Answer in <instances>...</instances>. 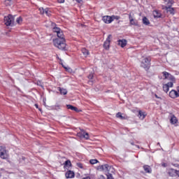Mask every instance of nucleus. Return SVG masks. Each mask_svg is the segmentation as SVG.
Wrapping results in <instances>:
<instances>
[{"label":"nucleus","mask_w":179,"mask_h":179,"mask_svg":"<svg viewBox=\"0 0 179 179\" xmlns=\"http://www.w3.org/2000/svg\"><path fill=\"white\" fill-rule=\"evenodd\" d=\"M57 38L53 40V44L55 47H57L59 50H66V43H65V38H64V32L60 31L57 34Z\"/></svg>","instance_id":"obj_1"},{"label":"nucleus","mask_w":179,"mask_h":179,"mask_svg":"<svg viewBox=\"0 0 179 179\" xmlns=\"http://www.w3.org/2000/svg\"><path fill=\"white\" fill-rule=\"evenodd\" d=\"M150 58L149 57L144 58L141 62V66L144 68L145 71H149V68H150Z\"/></svg>","instance_id":"obj_2"},{"label":"nucleus","mask_w":179,"mask_h":179,"mask_svg":"<svg viewBox=\"0 0 179 179\" xmlns=\"http://www.w3.org/2000/svg\"><path fill=\"white\" fill-rule=\"evenodd\" d=\"M0 157L1 159H8L9 157V154H8V150L3 146H0Z\"/></svg>","instance_id":"obj_3"},{"label":"nucleus","mask_w":179,"mask_h":179,"mask_svg":"<svg viewBox=\"0 0 179 179\" xmlns=\"http://www.w3.org/2000/svg\"><path fill=\"white\" fill-rule=\"evenodd\" d=\"M15 18L12 15H8V16L4 17V22L6 26H11Z\"/></svg>","instance_id":"obj_4"},{"label":"nucleus","mask_w":179,"mask_h":179,"mask_svg":"<svg viewBox=\"0 0 179 179\" xmlns=\"http://www.w3.org/2000/svg\"><path fill=\"white\" fill-rule=\"evenodd\" d=\"M167 174L169 176V177H179V171L171 168L168 169Z\"/></svg>","instance_id":"obj_5"},{"label":"nucleus","mask_w":179,"mask_h":179,"mask_svg":"<svg viewBox=\"0 0 179 179\" xmlns=\"http://www.w3.org/2000/svg\"><path fill=\"white\" fill-rule=\"evenodd\" d=\"M112 38L113 36L111 34L108 36L106 41L103 43V48H105V50H108L110 48V43H111Z\"/></svg>","instance_id":"obj_6"},{"label":"nucleus","mask_w":179,"mask_h":179,"mask_svg":"<svg viewBox=\"0 0 179 179\" xmlns=\"http://www.w3.org/2000/svg\"><path fill=\"white\" fill-rule=\"evenodd\" d=\"M162 75L164 77V79H169V80H172V82H176V78L171 74L167 71L162 72Z\"/></svg>","instance_id":"obj_7"},{"label":"nucleus","mask_w":179,"mask_h":179,"mask_svg":"<svg viewBox=\"0 0 179 179\" xmlns=\"http://www.w3.org/2000/svg\"><path fill=\"white\" fill-rule=\"evenodd\" d=\"M110 169L111 166H110L108 164H104L98 166V170H101V171H105V173H108Z\"/></svg>","instance_id":"obj_8"},{"label":"nucleus","mask_w":179,"mask_h":179,"mask_svg":"<svg viewBox=\"0 0 179 179\" xmlns=\"http://www.w3.org/2000/svg\"><path fill=\"white\" fill-rule=\"evenodd\" d=\"M169 96L171 97V99H176V97H179V88H178V92L172 90L169 92Z\"/></svg>","instance_id":"obj_9"},{"label":"nucleus","mask_w":179,"mask_h":179,"mask_svg":"<svg viewBox=\"0 0 179 179\" xmlns=\"http://www.w3.org/2000/svg\"><path fill=\"white\" fill-rule=\"evenodd\" d=\"M168 3H169V6L166 7V11L171 13V15H174V8L170 7L171 6V5H173V0L169 1Z\"/></svg>","instance_id":"obj_10"},{"label":"nucleus","mask_w":179,"mask_h":179,"mask_svg":"<svg viewBox=\"0 0 179 179\" xmlns=\"http://www.w3.org/2000/svg\"><path fill=\"white\" fill-rule=\"evenodd\" d=\"M129 19L130 22V26H139V24L138 23V20L134 19L132 17V15H131V14H129Z\"/></svg>","instance_id":"obj_11"},{"label":"nucleus","mask_w":179,"mask_h":179,"mask_svg":"<svg viewBox=\"0 0 179 179\" xmlns=\"http://www.w3.org/2000/svg\"><path fill=\"white\" fill-rule=\"evenodd\" d=\"M102 20L103 22H104V23L108 24L111 23V22H113V18L111 17V16L106 15L103 17Z\"/></svg>","instance_id":"obj_12"},{"label":"nucleus","mask_w":179,"mask_h":179,"mask_svg":"<svg viewBox=\"0 0 179 179\" xmlns=\"http://www.w3.org/2000/svg\"><path fill=\"white\" fill-rule=\"evenodd\" d=\"M80 138H85V139H89V133H86L85 131L81 130V133L78 134Z\"/></svg>","instance_id":"obj_13"},{"label":"nucleus","mask_w":179,"mask_h":179,"mask_svg":"<svg viewBox=\"0 0 179 179\" xmlns=\"http://www.w3.org/2000/svg\"><path fill=\"white\" fill-rule=\"evenodd\" d=\"M75 177V173L72 171H69L66 173V178H73Z\"/></svg>","instance_id":"obj_14"},{"label":"nucleus","mask_w":179,"mask_h":179,"mask_svg":"<svg viewBox=\"0 0 179 179\" xmlns=\"http://www.w3.org/2000/svg\"><path fill=\"white\" fill-rule=\"evenodd\" d=\"M66 108H68V110H71L72 111H76V113H79V109H78V108L72 106V105H66Z\"/></svg>","instance_id":"obj_15"},{"label":"nucleus","mask_w":179,"mask_h":179,"mask_svg":"<svg viewBox=\"0 0 179 179\" xmlns=\"http://www.w3.org/2000/svg\"><path fill=\"white\" fill-rule=\"evenodd\" d=\"M170 122L171 124H177V122H178V120H177V117L176 116H174V115H171V118H170Z\"/></svg>","instance_id":"obj_16"},{"label":"nucleus","mask_w":179,"mask_h":179,"mask_svg":"<svg viewBox=\"0 0 179 179\" xmlns=\"http://www.w3.org/2000/svg\"><path fill=\"white\" fill-rule=\"evenodd\" d=\"M152 15L154 16L155 18L158 19L159 17H162V13H159V10H154L152 12Z\"/></svg>","instance_id":"obj_17"},{"label":"nucleus","mask_w":179,"mask_h":179,"mask_svg":"<svg viewBox=\"0 0 179 179\" xmlns=\"http://www.w3.org/2000/svg\"><path fill=\"white\" fill-rule=\"evenodd\" d=\"M118 45H120V47H122V48H124V47H125V45H127V40H125V39L119 40Z\"/></svg>","instance_id":"obj_18"},{"label":"nucleus","mask_w":179,"mask_h":179,"mask_svg":"<svg viewBox=\"0 0 179 179\" xmlns=\"http://www.w3.org/2000/svg\"><path fill=\"white\" fill-rule=\"evenodd\" d=\"M143 167L145 173H152V168H150V166H149L148 165H144Z\"/></svg>","instance_id":"obj_19"},{"label":"nucleus","mask_w":179,"mask_h":179,"mask_svg":"<svg viewBox=\"0 0 179 179\" xmlns=\"http://www.w3.org/2000/svg\"><path fill=\"white\" fill-rule=\"evenodd\" d=\"M58 89L60 92V94H63L64 96H65L66 94H68V90H66V89L61 88L60 87H59Z\"/></svg>","instance_id":"obj_20"},{"label":"nucleus","mask_w":179,"mask_h":179,"mask_svg":"<svg viewBox=\"0 0 179 179\" xmlns=\"http://www.w3.org/2000/svg\"><path fill=\"white\" fill-rule=\"evenodd\" d=\"M64 168L66 169L68 167H71L72 166V163H71V160H66L64 164Z\"/></svg>","instance_id":"obj_21"},{"label":"nucleus","mask_w":179,"mask_h":179,"mask_svg":"<svg viewBox=\"0 0 179 179\" xmlns=\"http://www.w3.org/2000/svg\"><path fill=\"white\" fill-rule=\"evenodd\" d=\"M138 117L140 120H144L145 117H146V114L145 113L142 112L141 110L138 111Z\"/></svg>","instance_id":"obj_22"},{"label":"nucleus","mask_w":179,"mask_h":179,"mask_svg":"<svg viewBox=\"0 0 179 179\" xmlns=\"http://www.w3.org/2000/svg\"><path fill=\"white\" fill-rule=\"evenodd\" d=\"M143 24H145V26H148V24H150V22H149V20L146 17H144L143 18Z\"/></svg>","instance_id":"obj_23"},{"label":"nucleus","mask_w":179,"mask_h":179,"mask_svg":"<svg viewBox=\"0 0 179 179\" xmlns=\"http://www.w3.org/2000/svg\"><path fill=\"white\" fill-rule=\"evenodd\" d=\"M116 117L117 118H120V120H127L124 116H122V113L120 112L116 114Z\"/></svg>","instance_id":"obj_24"},{"label":"nucleus","mask_w":179,"mask_h":179,"mask_svg":"<svg viewBox=\"0 0 179 179\" xmlns=\"http://www.w3.org/2000/svg\"><path fill=\"white\" fill-rule=\"evenodd\" d=\"M81 51L85 57H87V55H89V50H87L86 48H83Z\"/></svg>","instance_id":"obj_25"},{"label":"nucleus","mask_w":179,"mask_h":179,"mask_svg":"<svg viewBox=\"0 0 179 179\" xmlns=\"http://www.w3.org/2000/svg\"><path fill=\"white\" fill-rule=\"evenodd\" d=\"M62 30H61V29L59 27H53V31H54V33H57V34L58 33H59Z\"/></svg>","instance_id":"obj_26"},{"label":"nucleus","mask_w":179,"mask_h":179,"mask_svg":"<svg viewBox=\"0 0 179 179\" xmlns=\"http://www.w3.org/2000/svg\"><path fill=\"white\" fill-rule=\"evenodd\" d=\"M163 90H164V92H165L166 93H167V92H169V85H166V84L164 85H163Z\"/></svg>","instance_id":"obj_27"},{"label":"nucleus","mask_w":179,"mask_h":179,"mask_svg":"<svg viewBox=\"0 0 179 179\" xmlns=\"http://www.w3.org/2000/svg\"><path fill=\"white\" fill-rule=\"evenodd\" d=\"M112 18V22L113 20H120V19H121V17L118 15H113L110 17Z\"/></svg>","instance_id":"obj_28"},{"label":"nucleus","mask_w":179,"mask_h":179,"mask_svg":"<svg viewBox=\"0 0 179 179\" xmlns=\"http://www.w3.org/2000/svg\"><path fill=\"white\" fill-rule=\"evenodd\" d=\"M45 13L47 16H51V11L48 8L45 9Z\"/></svg>","instance_id":"obj_29"},{"label":"nucleus","mask_w":179,"mask_h":179,"mask_svg":"<svg viewBox=\"0 0 179 179\" xmlns=\"http://www.w3.org/2000/svg\"><path fill=\"white\" fill-rule=\"evenodd\" d=\"M174 85V81L171 80V82L168 83L167 84H166V86H168V87H173Z\"/></svg>","instance_id":"obj_30"},{"label":"nucleus","mask_w":179,"mask_h":179,"mask_svg":"<svg viewBox=\"0 0 179 179\" xmlns=\"http://www.w3.org/2000/svg\"><path fill=\"white\" fill-rule=\"evenodd\" d=\"M16 22L18 24H20L23 22V19H22V17H19L17 18Z\"/></svg>","instance_id":"obj_31"},{"label":"nucleus","mask_w":179,"mask_h":179,"mask_svg":"<svg viewBox=\"0 0 179 179\" xmlns=\"http://www.w3.org/2000/svg\"><path fill=\"white\" fill-rule=\"evenodd\" d=\"M90 163V164H96V163H99V161L97 159H91Z\"/></svg>","instance_id":"obj_32"},{"label":"nucleus","mask_w":179,"mask_h":179,"mask_svg":"<svg viewBox=\"0 0 179 179\" xmlns=\"http://www.w3.org/2000/svg\"><path fill=\"white\" fill-rule=\"evenodd\" d=\"M39 11H40L41 15H44V13H45V10H44L43 8H40Z\"/></svg>","instance_id":"obj_33"},{"label":"nucleus","mask_w":179,"mask_h":179,"mask_svg":"<svg viewBox=\"0 0 179 179\" xmlns=\"http://www.w3.org/2000/svg\"><path fill=\"white\" fill-rule=\"evenodd\" d=\"M76 166L79 167V169H83V164L80 162H78Z\"/></svg>","instance_id":"obj_34"},{"label":"nucleus","mask_w":179,"mask_h":179,"mask_svg":"<svg viewBox=\"0 0 179 179\" xmlns=\"http://www.w3.org/2000/svg\"><path fill=\"white\" fill-rule=\"evenodd\" d=\"M106 176H107V179H114V178L113 177V175L110 173H108Z\"/></svg>","instance_id":"obj_35"},{"label":"nucleus","mask_w":179,"mask_h":179,"mask_svg":"<svg viewBox=\"0 0 179 179\" xmlns=\"http://www.w3.org/2000/svg\"><path fill=\"white\" fill-rule=\"evenodd\" d=\"M94 74L93 73H90L89 76H88V79H93L94 78Z\"/></svg>","instance_id":"obj_36"},{"label":"nucleus","mask_w":179,"mask_h":179,"mask_svg":"<svg viewBox=\"0 0 179 179\" xmlns=\"http://www.w3.org/2000/svg\"><path fill=\"white\" fill-rule=\"evenodd\" d=\"M62 66H63L66 71H69V72L71 71V68L66 67V66H64V64H62Z\"/></svg>","instance_id":"obj_37"},{"label":"nucleus","mask_w":179,"mask_h":179,"mask_svg":"<svg viewBox=\"0 0 179 179\" xmlns=\"http://www.w3.org/2000/svg\"><path fill=\"white\" fill-rule=\"evenodd\" d=\"M57 2H59V3H64L65 0H57Z\"/></svg>","instance_id":"obj_38"},{"label":"nucleus","mask_w":179,"mask_h":179,"mask_svg":"<svg viewBox=\"0 0 179 179\" xmlns=\"http://www.w3.org/2000/svg\"><path fill=\"white\" fill-rule=\"evenodd\" d=\"M99 179H106V177H104V176H103V175H101V176H99Z\"/></svg>","instance_id":"obj_39"},{"label":"nucleus","mask_w":179,"mask_h":179,"mask_svg":"<svg viewBox=\"0 0 179 179\" xmlns=\"http://www.w3.org/2000/svg\"><path fill=\"white\" fill-rule=\"evenodd\" d=\"M76 1L78 3H82L83 2V0H76Z\"/></svg>","instance_id":"obj_40"},{"label":"nucleus","mask_w":179,"mask_h":179,"mask_svg":"<svg viewBox=\"0 0 179 179\" xmlns=\"http://www.w3.org/2000/svg\"><path fill=\"white\" fill-rule=\"evenodd\" d=\"M51 24H52V27H55V23L51 22Z\"/></svg>","instance_id":"obj_41"},{"label":"nucleus","mask_w":179,"mask_h":179,"mask_svg":"<svg viewBox=\"0 0 179 179\" xmlns=\"http://www.w3.org/2000/svg\"><path fill=\"white\" fill-rule=\"evenodd\" d=\"M35 107H36V108H38V104H35Z\"/></svg>","instance_id":"obj_42"},{"label":"nucleus","mask_w":179,"mask_h":179,"mask_svg":"<svg viewBox=\"0 0 179 179\" xmlns=\"http://www.w3.org/2000/svg\"><path fill=\"white\" fill-rule=\"evenodd\" d=\"M7 1H8L9 2H10V1H12V0H7Z\"/></svg>","instance_id":"obj_43"},{"label":"nucleus","mask_w":179,"mask_h":179,"mask_svg":"<svg viewBox=\"0 0 179 179\" xmlns=\"http://www.w3.org/2000/svg\"><path fill=\"white\" fill-rule=\"evenodd\" d=\"M39 111H41V108H39Z\"/></svg>","instance_id":"obj_44"},{"label":"nucleus","mask_w":179,"mask_h":179,"mask_svg":"<svg viewBox=\"0 0 179 179\" xmlns=\"http://www.w3.org/2000/svg\"><path fill=\"white\" fill-rule=\"evenodd\" d=\"M157 145H160V143H158Z\"/></svg>","instance_id":"obj_45"},{"label":"nucleus","mask_w":179,"mask_h":179,"mask_svg":"<svg viewBox=\"0 0 179 179\" xmlns=\"http://www.w3.org/2000/svg\"><path fill=\"white\" fill-rule=\"evenodd\" d=\"M155 97H157V95H155Z\"/></svg>","instance_id":"obj_46"},{"label":"nucleus","mask_w":179,"mask_h":179,"mask_svg":"<svg viewBox=\"0 0 179 179\" xmlns=\"http://www.w3.org/2000/svg\"><path fill=\"white\" fill-rule=\"evenodd\" d=\"M131 145H134V143H131Z\"/></svg>","instance_id":"obj_47"},{"label":"nucleus","mask_w":179,"mask_h":179,"mask_svg":"<svg viewBox=\"0 0 179 179\" xmlns=\"http://www.w3.org/2000/svg\"><path fill=\"white\" fill-rule=\"evenodd\" d=\"M178 167H179V165L178 166Z\"/></svg>","instance_id":"obj_48"},{"label":"nucleus","mask_w":179,"mask_h":179,"mask_svg":"<svg viewBox=\"0 0 179 179\" xmlns=\"http://www.w3.org/2000/svg\"><path fill=\"white\" fill-rule=\"evenodd\" d=\"M0 177H1V173H0Z\"/></svg>","instance_id":"obj_49"}]
</instances>
